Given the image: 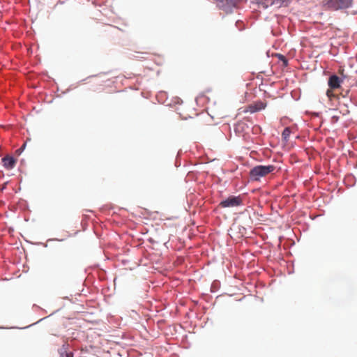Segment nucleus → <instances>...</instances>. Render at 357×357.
<instances>
[{
    "label": "nucleus",
    "mask_w": 357,
    "mask_h": 357,
    "mask_svg": "<svg viewBox=\"0 0 357 357\" xmlns=\"http://www.w3.org/2000/svg\"><path fill=\"white\" fill-rule=\"evenodd\" d=\"M290 133H291V130L289 127L287 128H285L282 133V139L287 142L288 139H289V137L290 135Z\"/></svg>",
    "instance_id": "6e6552de"
},
{
    "label": "nucleus",
    "mask_w": 357,
    "mask_h": 357,
    "mask_svg": "<svg viewBox=\"0 0 357 357\" xmlns=\"http://www.w3.org/2000/svg\"><path fill=\"white\" fill-rule=\"evenodd\" d=\"M352 0H324L323 6L326 9L338 10L349 7L351 5Z\"/></svg>",
    "instance_id": "f03ea898"
},
{
    "label": "nucleus",
    "mask_w": 357,
    "mask_h": 357,
    "mask_svg": "<svg viewBox=\"0 0 357 357\" xmlns=\"http://www.w3.org/2000/svg\"><path fill=\"white\" fill-rule=\"evenodd\" d=\"M356 86L357 87V80L356 81V84H355Z\"/></svg>",
    "instance_id": "ddd939ff"
},
{
    "label": "nucleus",
    "mask_w": 357,
    "mask_h": 357,
    "mask_svg": "<svg viewBox=\"0 0 357 357\" xmlns=\"http://www.w3.org/2000/svg\"><path fill=\"white\" fill-rule=\"evenodd\" d=\"M26 144V142L24 143V144L22 146V147L20 149L17 150V151L20 153L25 148Z\"/></svg>",
    "instance_id": "f8f14e48"
},
{
    "label": "nucleus",
    "mask_w": 357,
    "mask_h": 357,
    "mask_svg": "<svg viewBox=\"0 0 357 357\" xmlns=\"http://www.w3.org/2000/svg\"><path fill=\"white\" fill-rule=\"evenodd\" d=\"M2 162L6 169H11L15 167L16 164V160L12 156L6 155L2 158Z\"/></svg>",
    "instance_id": "423d86ee"
},
{
    "label": "nucleus",
    "mask_w": 357,
    "mask_h": 357,
    "mask_svg": "<svg viewBox=\"0 0 357 357\" xmlns=\"http://www.w3.org/2000/svg\"><path fill=\"white\" fill-rule=\"evenodd\" d=\"M333 90L334 89H331V88L328 89L326 91V96H328V98L331 100L332 98H337V96H336L334 93H333Z\"/></svg>",
    "instance_id": "9d476101"
},
{
    "label": "nucleus",
    "mask_w": 357,
    "mask_h": 357,
    "mask_svg": "<svg viewBox=\"0 0 357 357\" xmlns=\"http://www.w3.org/2000/svg\"><path fill=\"white\" fill-rule=\"evenodd\" d=\"M242 199L238 196H230L227 199L222 201L220 206L222 208L234 207L241 205Z\"/></svg>",
    "instance_id": "7ed1b4c3"
},
{
    "label": "nucleus",
    "mask_w": 357,
    "mask_h": 357,
    "mask_svg": "<svg viewBox=\"0 0 357 357\" xmlns=\"http://www.w3.org/2000/svg\"><path fill=\"white\" fill-rule=\"evenodd\" d=\"M266 106V104L261 101H257L249 105L245 109V112L254 113L261 109H264Z\"/></svg>",
    "instance_id": "20e7f679"
},
{
    "label": "nucleus",
    "mask_w": 357,
    "mask_h": 357,
    "mask_svg": "<svg viewBox=\"0 0 357 357\" xmlns=\"http://www.w3.org/2000/svg\"><path fill=\"white\" fill-rule=\"evenodd\" d=\"M275 167L273 165H257L251 169L250 172V177L252 181H258L261 178L265 177L275 171Z\"/></svg>",
    "instance_id": "f257e3e1"
},
{
    "label": "nucleus",
    "mask_w": 357,
    "mask_h": 357,
    "mask_svg": "<svg viewBox=\"0 0 357 357\" xmlns=\"http://www.w3.org/2000/svg\"><path fill=\"white\" fill-rule=\"evenodd\" d=\"M341 79L336 75H331L328 79V86L331 89H336L340 87Z\"/></svg>",
    "instance_id": "39448f33"
},
{
    "label": "nucleus",
    "mask_w": 357,
    "mask_h": 357,
    "mask_svg": "<svg viewBox=\"0 0 357 357\" xmlns=\"http://www.w3.org/2000/svg\"><path fill=\"white\" fill-rule=\"evenodd\" d=\"M275 56H276V57H277V58H278L280 61H282V63H283V66H287L288 65V61H287V59H286V57H285L284 55H282V54H277L275 55Z\"/></svg>",
    "instance_id": "1a4fd4ad"
},
{
    "label": "nucleus",
    "mask_w": 357,
    "mask_h": 357,
    "mask_svg": "<svg viewBox=\"0 0 357 357\" xmlns=\"http://www.w3.org/2000/svg\"><path fill=\"white\" fill-rule=\"evenodd\" d=\"M60 357H73V354L68 350V344H63L59 349Z\"/></svg>",
    "instance_id": "0eeeda50"
},
{
    "label": "nucleus",
    "mask_w": 357,
    "mask_h": 357,
    "mask_svg": "<svg viewBox=\"0 0 357 357\" xmlns=\"http://www.w3.org/2000/svg\"><path fill=\"white\" fill-rule=\"evenodd\" d=\"M274 3H276L275 0L273 1L267 0L266 2L262 3L264 8H267L270 5H273Z\"/></svg>",
    "instance_id": "9b49d317"
}]
</instances>
